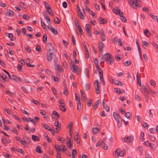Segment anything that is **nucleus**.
<instances>
[{
	"mask_svg": "<svg viewBox=\"0 0 158 158\" xmlns=\"http://www.w3.org/2000/svg\"><path fill=\"white\" fill-rule=\"evenodd\" d=\"M114 84L115 85L118 86H122L123 85L122 83L120 81L118 80H116L114 81Z\"/></svg>",
	"mask_w": 158,
	"mask_h": 158,
	"instance_id": "4be33fe9",
	"label": "nucleus"
},
{
	"mask_svg": "<svg viewBox=\"0 0 158 158\" xmlns=\"http://www.w3.org/2000/svg\"><path fill=\"white\" fill-rule=\"evenodd\" d=\"M43 126L46 129L49 131V126L48 125L46 124H43Z\"/></svg>",
	"mask_w": 158,
	"mask_h": 158,
	"instance_id": "c03bdc74",
	"label": "nucleus"
},
{
	"mask_svg": "<svg viewBox=\"0 0 158 158\" xmlns=\"http://www.w3.org/2000/svg\"><path fill=\"white\" fill-rule=\"evenodd\" d=\"M23 19H26L27 20H28L29 18H30L29 16H27L25 14H24L23 15Z\"/></svg>",
	"mask_w": 158,
	"mask_h": 158,
	"instance_id": "864d4df0",
	"label": "nucleus"
},
{
	"mask_svg": "<svg viewBox=\"0 0 158 158\" xmlns=\"http://www.w3.org/2000/svg\"><path fill=\"white\" fill-rule=\"evenodd\" d=\"M99 104V101L98 100H97L95 102L94 105V109H96V108H97Z\"/></svg>",
	"mask_w": 158,
	"mask_h": 158,
	"instance_id": "7c9ffc66",
	"label": "nucleus"
},
{
	"mask_svg": "<svg viewBox=\"0 0 158 158\" xmlns=\"http://www.w3.org/2000/svg\"><path fill=\"white\" fill-rule=\"evenodd\" d=\"M79 134L77 132H76L75 133V135L74 136V139L77 142V143H79V142H78V138L79 136Z\"/></svg>",
	"mask_w": 158,
	"mask_h": 158,
	"instance_id": "c85d7f7f",
	"label": "nucleus"
},
{
	"mask_svg": "<svg viewBox=\"0 0 158 158\" xmlns=\"http://www.w3.org/2000/svg\"><path fill=\"white\" fill-rule=\"evenodd\" d=\"M120 150L118 149L116 150L115 152V155L117 156H116L115 157H118L119 156V152L120 151Z\"/></svg>",
	"mask_w": 158,
	"mask_h": 158,
	"instance_id": "603ef678",
	"label": "nucleus"
},
{
	"mask_svg": "<svg viewBox=\"0 0 158 158\" xmlns=\"http://www.w3.org/2000/svg\"><path fill=\"white\" fill-rule=\"evenodd\" d=\"M113 115L114 118L115 119L118 123V128L120 127L121 126L119 125V123L120 122V120H121V124L122 123V119L121 118L119 115L118 114L114 112L113 113Z\"/></svg>",
	"mask_w": 158,
	"mask_h": 158,
	"instance_id": "7ed1b4c3",
	"label": "nucleus"
},
{
	"mask_svg": "<svg viewBox=\"0 0 158 158\" xmlns=\"http://www.w3.org/2000/svg\"><path fill=\"white\" fill-rule=\"evenodd\" d=\"M137 81L138 85L140 86L141 85V81L140 79V76L139 75V77L137 76Z\"/></svg>",
	"mask_w": 158,
	"mask_h": 158,
	"instance_id": "cd10ccee",
	"label": "nucleus"
},
{
	"mask_svg": "<svg viewBox=\"0 0 158 158\" xmlns=\"http://www.w3.org/2000/svg\"><path fill=\"white\" fill-rule=\"evenodd\" d=\"M80 94L81 97L83 98H85V94L81 90H80Z\"/></svg>",
	"mask_w": 158,
	"mask_h": 158,
	"instance_id": "a18cd8bd",
	"label": "nucleus"
},
{
	"mask_svg": "<svg viewBox=\"0 0 158 158\" xmlns=\"http://www.w3.org/2000/svg\"><path fill=\"white\" fill-rule=\"evenodd\" d=\"M5 142H4V144H5L6 143H10L11 142V140L10 139H5Z\"/></svg>",
	"mask_w": 158,
	"mask_h": 158,
	"instance_id": "4d7b16f0",
	"label": "nucleus"
},
{
	"mask_svg": "<svg viewBox=\"0 0 158 158\" xmlns=\"http://www.w3.org/2000/svg\"><path fill=\"white\" fill-rule=\"evenodd\" d=\"M6 35L9 38H10V40L11 41H14L15 39H14L12 38L13 37V35L12 33H8L6 34Z\"/></svg>",
	"mask_w": 158,
	"mask_h": 158,
	"instance_id": "a211bd4d",
	"label": "nucleus"
},
{
	"mask_svg": "<svg viewBox=\"0 0 158 158\" xmlns=\"http://www.w3.org/2000/svg\"><path fill=\"white\" fill-rule=\"evenodd\" d=\"M125 115L126 117L128 119H131L130 116H131V114L130 112H128L125 113Z\"/></svg>",
	"mask_w": 158,
	"mask_h": 158,
	"instance_id": "aec40b11",
	"label": "nucleus"
},
{
	"mask_svg": "<svg viewBox=\"0 0 158 158\" xmlns=\"http://www.w3.org/2000/svg\"><path fill=\"white\" fill-rule=\"evenodd\" d=\"M77 153L75 149H73L72 150V158H75V154H76Z\"/></svg>",
	"mask_w": 158,
	"mask_h": 158,
	"instance_id": "4c0bfd02",
	"label": "nucleus"
},
{
	"mask_svg": "<svg viewBox=\"0 0 158 158\" xmlns=\"http://www.w3.org/2000/svg\"><path fill=\"white\" fill-rule=\"evenodd\" d=\"M9 78L16 81H17L18 82H20L21 81V79L20 78L14 75H10Z\"/></svg>",
	"mask_w": 158,
	"mask_h": 158,
	"instance_id": "9d476101",
	"label": "nucleus"
},
{
	"mask_svg": "<svg viewBox=\"0 0 158 158\" xmlns=\"http://www.w3.org/2000/svg\"><path fill=\"white\" fill-rule=\"evenodd\" d=\"M2 78L6 81H8V79H6V76L4 73H3V75L2 76Z\"/></svg>",
	"mask_w": 158,
	"mask_h": 158,
	"instance_id": "2f4dec72",
	"label": "nucleus"
},
{
	"mask_svg": "<svg viewBox=\"0 0 158 158\" xmlns=\"http://www.w3.org/2000/svg\"><path fill=\"white\" fill-rule=\"evenodd\" d=\"M148 136L149 137V139H150L153 142L155 141L156 139L154 136L149 135Z\"/></svg>",
	"mask_w": 158,
	"mask_h": 158,
	"instance_id": "c9c22d12",
	"label": "nucleus"
},
{
	"mask_svg": "<svg viewBox=\"0 0 158 158\" xmlns=\"http://www.w3.org/2000/svg\"><path fill=\"white\" fill-rule=\"evenodd\" d=\"M6 15L8 16H12L14 15V12L10 10H7Z\"/></svg>",
	"mask_w": 158,
	"mask_h": 158,
	"instance_id": "f8f14e48",
	"label": "nucleus"
},
{
	"mask_svg": "<svg viewBox=\"0 0 158 158\" xmlns=\"http://www.w3.org/2000/svg\"><path fill=\"white\" fill-rule=\"evenodd\" d=\"M99 131V128L98 127H95L92 129V132L94 134L97 133Z\"/></svg>",
	"mask_w": 158,
	"mask_h": 158,
	"instance_id": "bb28decb",
	"label": "nucleus"
},
{
	"mask_svg": "<svg viewBox=\"0 0 158 158\" xmlns=\"http://www.w3.org/2000/svg\"><path fill=\"white\" fill-rule=\"evenodd\" d=\"M47 36L46 34H44L43 36V42L44 44L47 43Z\"/></svg>",
	"mask_w": 158,
	"mask_h": 158,
	"instance_id": "a878e982",
	"label": "nucleus"
},
{
	"mask_svg": "<svg viewBox=\"0 0 158 158\" xmlns=\"http://www.w3.org/2000/svg\"><path fill=\"white\" fill-rule=\"evenodd\" d=\"M32 139L34 141H38L40 140L39 137L35 135L32 136Z\"/></svg>",
	"mask_w": 158,
	"mask_h": 158,
	"instance_id": "412c9836",
	"label": "nucleus"
},
{
	"mask_svg": "<svg viewBox=\"0 0 158 158\" xmlns=\"http://www.w3.org/2000/svg\"><path fill=\"white\" fill-rule=\"evenodd\" d=\"M41 147L40 146H38L36 148V151L37 152L41 153H42V152L41 150Z\"/></svg>",
	"mask_w": 158,
	"mask_h": 158,
	"instance_id": "6ab92c4d",
	"label": "nucleus"
},
{
	"mask_svg": "<svg viewBox=\"0 0 158 158\" xmlns=\"http://www.w3.org/2000/svg\"><path fill=\"white\" fill-rule=\"evenodd\" d=\"M104 46L103 43L102 42H99L98 43V47L100 52L102 54V49Z\"/></svg>",
	"mask_w": 158,
	"mask_h": 158,
	"instance_id": "6e6552de",
	"label": "nucleus"
},
{
	"mask_svg": "<svg viewBox=\"0 0 158 158\" xmlns=\"http://www.w3.org/2000/svg\"><path fill=\"white\" fill-rule=\"evenodd\" d=\"M59 108L63 112H65L66 110V108L64 105H60L59 106Z\"/></svg>",
	"mask_w": 158,
	"mask_h": 158,
	"instance_id": "72a5a7b5",
	"label": "nucleus"
},
{
	"mask_svg": "<svg viewBox=\"0 0 158 158\" xmlns=\"http://www.w3.org/2000/svg\"><path fill=\"white\" fill-rule=\"evenodd\" d=\"M150 84L153 87H155L156 85V82L154 80H150Z\"/></svg>",
	"mask_w": 158,
	"mask_h": 158,
	"instance_id": "79ce46f5",
	"label": "nucleus"
},
{
	"mask_svg": "<svg viewBox=\"0 0 158 158\" xmlns=\"http://www.w3.org/2000/svg\"><path fill=\"white\" fill-rule=\"evenodd\" d=\"M52 91L54 95H56L57 94L56 90L54 87H52L51 88Z\"/></svg>",
	"mask_w": 158,
	"mask_h": 158,
	"instance_id": "ea45409f",
	"label": "nucleus"
},
{
	"mask_svg": "<svg viewBox=\"0 0 158 158\" xmlns=\"http://www.w3.org/2000/svg\"><path fill=\"white\" fill-rule=\"evenodd\" d=\"M149 131L152 134H155L156 132L155 131V129L154 128H150L149 130Z\"/></svg>",
	"mask_w": 158,
	"mask_h": 158,
	"instance_id": "de8ad7c7",
	"label": "nucleus"
},
{
	"mask_svg": "<svg viewBox=\"0 0 158 158\" xmlns=\"http://www.w3.org/2000/svg\"><path fill=\"white\" fill-rule=\"evenodd\" d=\"M67 143L68 144H67V145H68V147L69 148H71L72 146L71 141L70 139H69V141Z\"/></svg>",
	"mask_w": 158,
	"mask_h": 158,
	"instance_id": "6e6d98bb",
	"label": "nucleus"
},
{
	"mask_svg": "<svg viewBox=\"0 0 158 158\" xmlns=\"http://www.w3.org/2000/svg\"><path fill=\"white\" fill-rule=\"evenodd\" d=\"M91 27L90 24H86L85 26V30L86 31L87 33L88 34V36L91 37V35L90 34L91 33V30L89 29V28Z\"/></svg>",
	"mask_w": 158,
	"mask_h": 158,
	"instance_id": "0eeeda50",
	"label": "nucleus"
},
{
	"mask_svg": "<svg viewBox=\"0 0 158 158\" xmlns=\"http://www.w3.org/2000/svg\"><path fill=\"white\" fill-rule=\"evenodd\" d=\"M93 61L95 65H96L97 64H98V62L97 58H94Z\"/></svg>",
	"mask_w": 158,
	"mask_h": 158,
	"instance_id": "13d9d810",
	"label": "nucleus"
},
{
	"mask_svg": "<svg viewBox=\"0 0 158 158\" xmlns=\"http://www.w3.org/2000/svg\"><path fill=\"white\" fill-rule=\"evenodd\" d=\"M53 115H54L55 116H56L57 118H59V114L55 111H53L52 112V114L51 115V116L52 118H53Z\"/></svg>",
	"mask_w": 158,
	"mask_h": 158,
	"instance_id": "dca6fc26",
	"label": "nucleus"
},
{
	"mask_svg": "<svg viewBox=\"0 0 158 158\" xmlns=\"http://www.w3.org/2000/svg\"><path fill=\"white\" fill-rule=\"evenodd\" d=\"M72 41L73 44L75 45H76V40L75 37L73 35L72 36Z\"/></svg>",
	"mask_w": 158,
	"mask_h": 158,
	"instance_id": "3c124183",
	"label": "nucleus"
},
{
	"mask_svg": "<svg viewBox=\"0 0 158 158\" xmlns=\"http://www.w3.org/2000/svg\"><path fill=\"white\" fill-rule=\"evenodd\" d=\"M40 47L39 45V44H37L35 48V50L38 52H40Z\"/></svg>",
	"mask_w": 158,
	"mask_h": 158,
	"instance_id": "09e8293b",
	"label": "nucleus"
},
{
	"mask_svg": "<svg viewBox=\"0 0 158 158\" xmlns=\"http://www.w3.org/2000/svg\"><path fill=\"white\" fill-rule=\"evenodd\" d=\"M133 136H127L123 139L122 140L125 142H127L129 143L133 141Z\"/></svg>",
	"mask_w": 158,
	"mask_h": 158,
	"instance_id": "20e7f679",
	"label": "nucleus"
},
{
	"mask_svg": "<svg viewBox=\"0 0 158 158\" xmlns=\"http://www.w3.org/2000/svg\"><path fill=\"white\" fill-rule=\"evenodd\" d=\"M139 2L138 0H133L131 3V6L134 8L136 7H141L139 4L138 3Z\"/></svg>",
	"mask_w": 158,
	"mask_h": 158,
	"instance_id": "39448f33",
	"label": "nucleus"
},
{
	"mask_svg": "<svg viewBox=\"0 0 158 158\" xmlns=\"http://www.w3.org/2000/svg\"><path fill=\"white\" fill-rule=\"evenodd\" d=\"M144 33L145 35L148 37H149L150 35L151 34L148 30H146L144 31Z\"/></svg>",
	"mask_w": 158,
	"mask_h": 158,
	"instance_id": "393cba45",
	"label": "nucleus"
},
{
	"mask_svg": "<svg viewBox=\"0 0 158 158\" xmlns=\"http://www.w3.org/2000/svg\"><path fill=\"white\" fill-rule=\"evenodd\" d=\"M137 151L140 154H142L143 152V149L140 146L138 147L137 148Z\"/></svg>",
	"mask_w": 158,
	"mask_h": 158,
	"instance_id": "c756f323",
	"label": "nucleus"
},
{
	"mask_svg": "<svg viewBox=\"0 0 158 158\" xmlns=\"http://www.w3.org/2000/svg\"><path fill=\"white\" fill-rule=\"evenodd\" d=\"M60 146L59 147L58 145L55 146V148L56 149V151L57 152H59V151H60Z\"/></svg>",
	"mask_w": 158,
	"mask_h": 158,
	"instance_id": "49530a36",
	"label": "nucleus"
},
{
	"mask_svg": "<svg viewBox=\"0 0 158 158\" xmlns=\"http://www.w3.org/2000/svg\"><path fill=\"white\" fill-rule=\"evenodd\" d=\"M22 89L23 90V92L26 93V94H27V89H26L25 88V87H24V86H22Z\"/></svg>",
	"mask_w": 158,
	"mask_h": 158,
	"instance_id": "338daca9",
	"label": "nucleus"
},
{
	"mask_svg": "<svg viewBox=\"0 0 158 158\" xmlns=\"http://www.w3.org/2000/svg\"><path fill=\"white\" fill-rule=\"evenodd\" d=\"M41 26H42V27L44 29H46V26L45 25V23H44V22L42 21L41 20Z\"/></svg>",
	"mask_w": 158,
	"mask_h": 158,
	"instance_id": "8fccbe9b",
	"label": "nucleus"
},
{
	"mask_svg": "<svg viewBox=\"0 0 158 158\" xmlns=\"http://www.w3.org/2000/svg\"><path fill=\"white\" fill-rule=\"evenodd\" d=\"M99 73L100 74V76H101V78H102V75H103L102 70L100 68H99L98 69Z\"/></svg>",
	"mask_w": 158,
	"mask_h": 158,
	"instance_id": "58836bf2",
	"label": "nucleus"
},
{
	"mask_svg": "<svg viewBox=\"0 0 158 158\" xmlns=\"http://www.w3.org/2000/svg\"><path fill=\"white\" fill-rule=\"evenodd\" d=\"M47 11H44V15L45 17V19L47 20V22L48 23L49 22V17H48V15L47 14Z\"/></svg>",
	"mask_w": 158,
	"mask_h": 158,
	"instance_id": "ddd939ff",
	"label": "nucleus"
},
{
	"mask_svg": "<svg viewBox=\"0 0 158 158\" xmlns=\"http://www.w3.org/2000/svg\"><path fill=\"white\" fill-rule=\"evenodd\" d=\"M103 143V142L102 140H99L96 144V147H98Z\"/></svg>",
	"mask_w": 158,
	"mask_h": 158,
	"instance_id": "a19ab883",
	"label": "nucleus"
},
{
	"mask_svg": "<svg viewBox=\"0 0 158 158\" xmlns=\"http://www.w3.org/2000/svg\"><path fill=\"white\" fill-rule=\"evenodd\" d=\"M70 67L71 71L73 73H75L76 71L77 74H78V72L80 69L79 68L77 65L74 64V62L73 60H72L71 62Z\"/></svg>",
	"mask_w": 158,
	"mask_h": 158,
	"instance_id": "f03ea898",
	"label": "nucleus"
},
{
	"mask_svg": "<svg viewBox=\"0 0 158 158\" xmlns=\"http://www.w3.org/2000/svg\"><path fill=\"white\" fill-rule=\"evenodd\" d=\"M131 62L129 61H126L124 63V64L126 66H128L131 64Z\"/></svg>",
	"mask_w": 158,
	"mask_h": 158,
	"instance_id": "69168bd1",
	"label": "nucleus"
},
{
	"mask_svg": "<svg viewBox=\"0 0 158 158\" xmlns=\"http://www.w3.org/2000/svg\"><path fill=\"white\" fill-rule=\"evenodd\" d=\"M54 125L56 127V132H58L60 129L61 124L58 121H55Z\"/></svg>",
	"mask_w": 158,
	"mask_h": 158,
	"instance_id": "423d86ee",
	"label": "nucleus"
},
{
	"mask_svg": "<svg viewBox=\"0 0 158 158\" xmlns=\"http://www.w3.org/2000/svg\"><path fill=\"white\" fill-rule=\"evenodd\" d=\"M113 11L116 14H119L120 12V10L118 8H116V9L114 8L113 9Z\"/></svg>",
	"mask_w": 158,
	"mask_h": 158,
	"instance_id": "f3484780",
	"label": "nucleus"
},
{
	"mask_svg": "<svg viewBox=\"0 0 158 158\" xmlns=\"http://www.w3.org/2000/svg\"><path fill=\"white\" fill-rule=\"evenodd\" d=\"M89 89V85L88 84L86 83L85 85V89L88 91Z\"/></svg>",
	"mask_w": 158,
	"mask_h": 158,
	"instance_id": "0e129e2a",
	"label": "nucleus"
},
{
	"mask_svg": "<svg viewBox=\"0 0 158 158\" xmlns=\"http://www.w3.org/2000/svg\"><path fill=\"white\" fill-rule=\"evenodd\" d=\"M75 100H76L78 102V104L80 105V104H81L80 102V99L79 97L78 96L77 94L76 93H75Z\"/></svg>",
	"mask_w": 158,
	"mask_h": 158,
	"instance_id": "473e14b6",
	"label": "nucleus"
},
{
	"mask_svg": "<svg viewBox=\"0 0 158 158\" xmlns=\"http://www.w3.org/2000/svg\"><path fill=\"white\" fill-rule=\"evenodd\" d=\"M78 16L80 17V18L82 20L84 19V17L83 16V15L81 12V10L80 9H78Z\"/></svg>",
	"mask_w": 158,
	"mask_h": 158,
	"instance_id": "4468645a",
	"label": "nucleus"
},
{
	"mask_svg": "<svg viewBox=\"0 0 158 158\" xmlns=\"http://www.w3.org/2000/svg\"><path fill=\"white\" fill-rule=\"evenodd\" d=\"M101 38L102 40L103 41H104L106 40V36L105 34H102L101 35Z\"/></svg>",
	"mask_w": 158,
	"mask_h": 158,
	"instance_id": "bf43d9fd",
	"label": "nucleus"
},
{
	"mask_svg": "<svg viewBox=\"0 0 158 158\" xmlns=\"http://www.w3.org/2000/svg\"><path fill=\"white\" fill-rule=\"evenodd\" d=\"M44 4L47 9L48 13L49 14V4L46 2H44Z\"/></svg>",
	"mask_w": 158,
	"mask_h": 158,
	"instance_id": "5701e85b",
	"label": "nucleus"
},
{
	"mask_svg": "<svg viewBox=\"0 0 158 158\" xmlns=\"http://www.w3.org/2000/svg\"><path fill=\"white\" fill-rule=\"evenodd\" d=\"M52 77L53 78V80L54 81L58 82L59 81V79L57 77H56L52 75Z\"/></svg>",
	"mask_w": 158,
	"mask_h": 158,
	"instance_id": "37998d69",
	"label": "nucleus"
},
{
	"mask_svg": "<svg viewBox=\"0 0 158 158\" xmlns=\"http://www.w3.org/2000/svg\"><path fill=\"white\" fill-rule=\"evenodd\" d=\"M60 151L63 152L67 150V148L64 145H61L60 146Z\"/></svg>",
	"mask_w": 158,
	"mask_h": 158,
	"instance_id": "b1692460",
	"label": "nucleus"
},
{
	"mask_svg": "<svg viewBox=\"0 0 158 158\" xmlns=\"http://www.w3.org/2000/svg\"><path fill=\"white\" fill-rule=\"evenodd\" d=\"M50 31L54 35H57L58 32L57 29L54 28L53 27L50 26Z\"/></svg>",
	"mask_w": 158,
	"mask_h": 158,
	"instance_id": "9b49d317",
	"label": "nucleus"
},
{
	"mask_svg": "<svg viewBox=\"0 0 158 158\" xmlns=\"http://www.w3.org/2000/svg\"><path fill=\"white\" fill-rule=\"evenodd\" d=\"M54 21L56 24H59L60 22V19L56 17L54 18Z\"/></svg>",
	"mask_w": 158,
	"mask_h": 158,
	"instance_id": "f704fd0d",
	"label": "nucleus"
},
{
	"mask_svg": "<svg viewBox=\"0 0 158 158\" xmlns=\"http://www.w3.org/2000/svg\"><path fill=\"white\" fill-rule=\"evenodd\" d=\"M95 90L96 93L98 94L100 93L99 86L98 85H97V86L95 87Z\"/></svg>",
	"mask_w": 158,
	"mask_h": 158,
	"instance_id": "e433bc0d",
	"label": "nucleus"
},
{
	"mask_svg": "<svg viewBox=\"0 0 158 158\" xmlns=\"http://www.w3.org/2000/svg\"><path fill=\"white\" fill-rule=\"evenodd\" d=\"M25 49H26V51H27L29 53L31 52V49H30V48L28 46H26L25 48Z\"/></svg>",
	"mask_w": 158,
	"mask_h": 158,
	"instance_id": "052dcab7",
	"label": "nucleus"
},
{
	"mask_svg": "<svg viewBox=\"0 0 158 158\" xmlns=\"http://www.w3.org/2000/svg\"><path fill=\"white\" fill-rule=\"evenodd\" d=\"M40 113L41 114L43 115H45L46 114V112L45 111L42 110H40Z\"/></svg>",
	"mask_w": 158,
	"mask_h": 158,
	"instance_id": "774afa93",
	"label": "nucleus"
},
{
	"mask_svg": "<svg viewBox=\"0 0 158 158\" xmlns=\"http://www.w3.org/2000/svg\"><path fill=\"white\" fill-rule=\"evenodd\" d=\"M54 67L56 70H57L60 73L62 72V66H59L56 62L54 63Z\"/></svg>",
	"mask_w": 158,
	"mask_h": 158,
	"instance_id": "1a4fd4ad",
	"label": "nucleus"
},
{
	"mask_svg": "<svg viewBox=\"0 0 158 158\" xmlns=\"http://www.w3.org/2000/svg\"><path fill=\"white\" fill-rule=\"evenodd\" d=\"M91 99L89 98L88 100V101L87 103V105L88 106H91Z\"/></svg>",
	"mask_w": 158,
	"mask_h": 158,
	"instance_id": "e2e57ef3",
	"label": "nucleus"
},
{
	"mask_svg": "<svg viewBox=\"0 0 158 158\" xmlns=\"http://www.w3.org/2000/svg\"><path fill=\"white\" fill-rule=\"evenodd\" d=\"M99 19L100 21V23L101 24H105L107 23V20L106 19H104L102 17H99Z\"/></svg>",
	"mask_w": 158,
	"mask_h": 158,
	"instance_id": "2eb2a0df",
	"label": "nucleus"
},
{
	"mask_svg": "<svg viewBox=\"0 0 158 158\" xmlns=\"http://www.w3.org/2000/svg\"><path fill=\"white\" fill-rule=\"evenodd\" d=\"M104 106H103V108L105 109L106 111L107 112L109 111L110 110V108L109 106H107L106 104Z\"/></svg>",
	"mask_w": 158,
	"mask_h": 158,
	"instance_id": "5fc2aeb1",
	"label": "nucleus"
},
{
	"mask_svg": "<svg viewBox=\"0 0 158 158\" xmlns=\"http://www.w3.org/2000/svg\"><path fill=\"white\" fill-rule=\"evenodd\" d=\"M103 59L107 62L109 64L112 65L113 64L114 59L112 55L109 53H106L102 55L101 56V59Z\"/></svg>",
	"mask_w": 158,
	"mask_h": 158,
	"instance_id": "f257e3e1",
	"label": "nucleus"
},
{
	"mask_svg": "<svg viewBox=\"0 0 158 158\" xmlns=\"http://www.w3.org/2000/svg\"><path fill=\"white\" fill-rule=\"evenodd\" d=\"M135 98L136 100L139 101L141 100V98L137 95H135Z\"/></svg>",
	"mask_w": 158,
	"mask_h": 158,
	"instance_id": "680f3d73",
	"label": "nucleus"
}]
</instances>
